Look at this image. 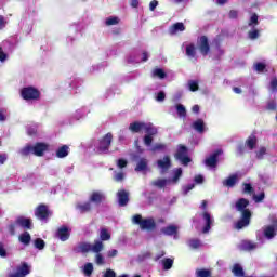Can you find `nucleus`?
<instances>
[{
  "mask_svg": "<svg viewBox=\"0 0 277 277\" xmlns=\"http://www.w3.org/2000/svg\"><path fill=\"white\" fill-rule=\"evenodd\" d=\"M248 205H250V201H248L246 198H240L236 201V210L241 213V219L235 225L237 230H241V228H246V226L250 225V217H252V212L246 209Z\"/></svg>",
  "mask_w": 277,
  "mask_h": 277,
  "instance_id": "f257e3e1",
  "label": "nucleus"
},
{
  "mask_svg": "<svg viewBox=\"0 0 277 277\" xmlns=\"http://www.w3.org/2000/svg\"><path fill=\"white\" fill-rule=\"evenodd\" d=\"M49 150V144L36 143L35 145L27 144L18 150L22 157H28V155H35L36 157H42L44 153Z\"/></svg>",
  "mask_w": 277,
  "mask_h": 277,
  "instance_id": "f03ea898",
  "label": "nucleus"
},
{
  "mask_svg": "<svg viewBox=\"0 0 277 277\" xmlns=\"http://www.w3.org/2000/svg\"><path fill=\"white\" fill-rule=\"evenodd\" d=\"M132 224L140 226L141 230H155V228H157V222H155V219H144L141 214L132 216Z\"/></svg>",
  "mask_w": 277,
  "mask_h": 277,
  "instance_id": "7ed1b4c3",
  "label": "nucleus"
},
{
  "mask_svg": "<svg viewBox=\"0 0 277 277\" xmlns=\"http://www.w3.org/2000/svg\"><path fill=\"white\" fill-rule=\"evenodd\" d=\"M172 175V179H158L154 181L151 185H154L155 187H159L160 189H163V187L170 185L171 183H173V185H176V183H179V179L183 176V169H173Z\"/></svg>",
  "mask_w": 277,
  "mask_h": 277,
  "instance_id": "20e7f679",
  "label": "nucleus"
},
{
  "mask_svg": "<svg viewBox=\"0 0 277 277\" xmlns=\"http://www.w3.org/2000/svg\"><path fill=\"white\" fill-rule=\"evenodd\" d=\"M103 248H105V245H103L101 240H95L93 245L90 242H81L76 248V252H93L94 254H98V252H103Z\"/></svg>",
  "mask_w": 277,
  "mask_h": 277,
  "instance_id": "39448f33",
  "label": "nucleus"
},
{
  "mask_svg": "<svg viewBox=\"0 0 277 277\" xmlns=\"http://www.w3.org/2000/svg\"><path fill=\"white\" fill-rule=\"evenodd\" d=\"M111 140H114V136L111 135V133H107L100 141L95 142L94 143L95 153H107L109 150V146H111Z\"/></svg>",
  "mask_w": 277,
  "mask_h": 277,
  "instance_id": "423d86ee",
  "label": "nucleus"
},
{
  "mask_svg": "<svg viewBox=\"0 0 277 277\" xmlns=\"http://www.w3.org/2000/svg\"><path fill=\"white\" fill-rule=\"evenodd\" d=\"M276 230H277L276 224L268 225V226L264 227L263 229L256 232V237H258L259 241H261V242H263L264 237H265V239H274V237H276Z\"/></svg>",
  "mask_w": 277,
  "mask_h": 277,
  "instance_id": "0eeeda50",
  "label": "nucleus"
},
{
  "mask_svg": "<svg viewBox=\"0 0 277 277\" xmlns=\"http://www.w3.org/2000/svg\"><path fill=\"white\" fill-rule=\"evenodd\" d=\"M21 96L24 101H38L40 91L34 87H26L21 90Z\"/></svg>",
  "mask_w": 277,
  "mask_h": 277,
  "instance_id": "6e6552de",
  "label": "nucleus"
},
{
  "mask_svg": "<svg viewBox=\"0 0 277 277\" xmlns=\"http://www.w3.org/2000/svg\"><path fill=\"white\" fill-rule=\"evenodd\" d=\"M149 57L150 55L148 54V52H143L141 57L140 52L134 51L130 53V55L127 57V62L128 64H140V62H148Z\"/></svg>",
  "mask_w": 277,
  "mask_h": 277,
  "instance_id": "1a4fd4ad",
  "label": "nucleus"
},
{
  "mask_svg": "<svg viewBox=\"0 0 277 277\" xmlns=\"http://www.w3.org/2000/svg\"><path fill=\"white\" fill-rule=\"evenodd\" d=\"M132 159L136 162L135 172H148V159L141 158L137 155H133Z\"/></svg>",
  "mask_w": 277,
  "mask_h": 277,
  "instance_id": "9d476101",
  "label": "nucleus"
},
{
  "mask_svg": "<svg viewBox=\"0 0 277 277\" xmlns=\"http://www.w3.org/2000/svg\"><path fill=\"white\" fill-rule=\"evenodd\" d=\"M175 159H177V161H181L183 166H187V163L192 161V159L187 157V147L180 145L175 154Z\"/></svg>",
  "mask_w": 277,
  "mask_h": 277,
  "instance_id": "9b49d317",
  "label": "nucleus"
},
{
  "mask_svg": "<svg viewBox=\"0 0 277 277\" xmlns=\"http://www.w3.org/2000/svg\"><path fill=\"white\" fill-rule=\"evenodd\" d=\"M36 217L40 220L41 222H47L49 220V216L51 215V211L49 210V207L44 205H40L36 211H35Z\"/></svg>",
  "mask_w": 277,
  "mask_h": 277,
  "instance_id": "f8f14e48",
  "label": "nucleus"
},
{
  "mask_svg": "<svg viewBox=\"0 0 277 277\" xmlns=\"http://www.w3.org/2000/svg\"><path fill=\"white\" fill-rule=\"evenodd\" d=\"M220 155H222V150L217 149L205 159V166H207V168H210V170H215V168H217V158L220 157Z\"/></svg>",
  "mask_w": 277,
  "mask_h": 277,
  "instance_id": "ddd939ff",
  "label": "nucleus"
},
{
  "mask_svg": "<svg viewBox=\"0 0 277 277\" xmlns=\"http://www.w3.org/2000/svg\"><path fill=\"white\" fill-rule=\"evenodd\" d=\"M201 217L205 222V226L201 230V233H203V235H207V233H209V230H211V227L213 226L215 220L213 219V216L211 215V213L205 211L202 214H201Z\"/></svg>",
  "mask_w": 277,
  "mask_h": 277,
  "instance_id": "4468645a",
  "label": "nucleus"
},
{
  "mask_svg": "<svg viewBox=\"0 0 277 277\" xmlns=\"http://www.w3.org/2000/svg\"><path fill=\"white\" fill-rule=\"evenodd\" d=\"M157 166L160 170V174H166L172 168V161L169 156H164L162 159L157 161Z\"/></svg>",
  "mask_w": 277,
  "mask_h": 277,
  "instance_id": "2eb2a0df",
  "label": "nucleus"
},
{
  "mask_svg": "<svg viewBox=\"0 0 277 277\" xmlns=\"http://www.w3.org/2000/svg\"><path fill=\"white\" fill-rule=\"evenodd\" d=\"M31 269L29 268V265L27 263H24L22 266L17 267V271L15 273H11L8 275V277H25L30 274Z\"/></svg>",
  "mask_w": 277,
  "mask_h": 277,
  "instance_id": "dca6fc26",
  "label": "nucleus"
},
{
  "mask_svg": "<svg viewBox=\"0 0 277 277\" xmlns=\"http://www.w3.org/2000/svg\"><path fill=\"white\" fill-rule=\"evenodd\" d=\"M198 49H199L201 55H209V51H210L209 39H207L206 36H202L199 38Z\"/></svg>",
  "mask_w": 277,
  "mask_h": 277,
  "instance_id": "f3484780",
  "label": "nucleus"
},
{
  "mask_svg": "<svg viewBox=\"0 0 277 277\" xmlns=\"http://www.w3.org/2000/svg\"><path fill=\"white\" fill-rule=\"evenodd\" d=\"M161 233L163 235H167L168 237H172L173 239H179V226L177 225H168L167 227H163L161 229Z\"/></svg>",
  "mask_w": 277,
  "mask_h": 277,
  "instance_id": "a211bd4d",
  "label": "nucleus"
},
{
  "mask_svg": "<svg viewBox=\"0 0 277 277\" xmlns=\"http://www.w3.org/2000/svg\"><path fill=\"white\" fill-rule=\"evenodd\" d=\"M240 180H241V173H235V174H232L228 179H226L223 182V185L225 187H235V185H237V183H239Z\"/></svg>",
  "mask_w": 277,
  "mask_h": 277,
  "instance_id": "6ab92c4d",
  "label": "nucleus"
},
{
  "mask_svg": "<svg viewBox=\"0 0 277 277\" xmlns=\"http://www.w3.org/2000/svg\"><path fill=\"white\" fill-rule=\"evenodd\" d=\"M117 200L119 207H127L129 205V193L124 189H121L117 193Z\"/></svg>",
  "mask_w": 277,
  "mask_h": 277,
  "instance_id": "aec40b11",
  "label": "nucleus"
},
{
  "mask_svg": "<svg viewBox=\"0 0 277 277\" xmlns=\"http://www.w3.org/2000/svg\"><path fill=\"white\" fill-rule=\"evenodd\" d=\"M56 237L61 241H68V239H70V228L66 226L58 228L56 232Z\"/></svg>",
  "mask_w": 277,
  "mask_h": 277,
  "instance_id": "412c9836",
  "label": "nucleus"
},
{
  "mask_svg": "<svg viewBox=\"0 0 277 277\" xmlns=\"http://www.w3.org/2000/svg\"><path fill=\"white\" fill-rule=\"evenodd\" d=\"M90 202H94L95 205H101L103 200H105V193L101 190L93 192L89 197Z\"/></svg>",
  "mask_w": 277,
  "mask_h": 277,
  "instance_id": "4be33fe9",
  "label": "nucleus"
},
{
  "mask_svg": "<svg viewBox=\"0 0 277 277\" xmlns=\"http://www.w3.org/2000/svg\"><path fill=\"white\" fill-rule=\"evenodd\" d=\"M185 29V24L183 23H175L169 28L170 36H176V34H181Z\"/></svg>",
  "mask_w": 277,
  "mask_h": 277,
  "instance_id": "5701e85b",
  "label": "nucleus"
},
{
  "mask_svg": "<svg viewBox=\"0 0 277 277\" xmlns=\"http://www.w3.org/2000/svg\"><path fill=\"white\" fill-rule=\"evenodd\" d=\"M192 127L197 133H205L207 131V127L205 126V121L202 119H197L192 123Z\"/></svg>",
  "mask_w": 277,
  "mask_h": 277,
  "instance_id": "b1692460",
  "label": "nucleus"
},
{
  "mask_svg": "<svg viewBox=\"0 0 277 277\" xmlns=\"http://www.w3.org/2000/svg\"><path fill=\"white\" fill-rule=\"evenodd\" d=\"M69 154H70V147H68V145H63L56 150V157L58 159H64L68 157Z\"/></svg>",
  "mask_w": 277,
  "mask_h": 277,
  "instance_id": "393cba45",
  "label": "nucleus"
},
{
  "mask_svg": "<svg viewBox=\"0 0 277 277\" xmlns=\"http://www.w3.org/2000/svg\"><path fill=\"white\" fill-rule=\"evenodd\" d=\"M256 144H259V140L255 135L249 136L246 141V146L249 150H254V148H256Z\"/></svg>",
  "mask_w": 277,
  "mask_h": 277,
  "instance_id": "a878e982",
  "label": "nucleus"
},
{
  "mask_svg": "<svg viewBox=\"0 0 277 277\" xmlns=\"http://www.w3.org/2000/svg\"><path fill=\"white\" fill-rule=\"evenodd\" d=\"M81 83L82 81L79 78H74V80L68 82V88H70V90H74L71 94H77V90L81 85Z\"/></svg>",
  "mask_w": 277,
  "mask_h": 277,
  "instance_id": "bb28decb",
  "label": "nucleus"
},
{
  "mask_svg": "<svg viewBox=\"0 0 277 277\" xmlns=\"http://www.w3.org/2000/svg\"><path fill=\"white\" fill-rule=\"evenodd\" d=\"M145 126V122H133L130 123L129 129L132 131V133H140Z\"/></svg>",
  "mask_w": 277,
  "mask_h": 277,
  "instance_id": "cd10ccee",
  "label": "nucleus"
},
{
  "mask_svg": "<svg viewBox=\"0 0 277 277\" xmlns=\"http://www.w3.org/2000/svg\"><path fill=\"white\" fill-rule=\"evenodd\" d=\"M186 55L189 60H196V45L194 43L186 45Z\"/></svg>",
  "mask_w": 277,
  "mask_h": 277,
  "instance_id": "c85d7f7f",
  "label": "nucleus"
},
{
  "mask_svg": "<svg viewBox=\"0 0 277 277\" xmlns=\"http://www.w3.org/2000/svg\"><path fill=\"white\" fill-rule=\"evenodd\" d=\"M265 155H267V147L265 146H260L255 150V159H259L260 161L265 159Z\"/></svg>",
  "mask_w": 277,
  "mask_h": 277,
  "instance_id": "c756f323",
  "label": "nucleus"
},
{
  "mask_svg": "<svg viewBox=\"0 0 277 277\" xmlns=\"http://www.w3.org/2000/svg\"><path fill=\"white\" fill-rule=\"evenodd\" d=\"M77 209L80 213H88L92 209V202L88 201L84 203H78Z\"/></svg>",
  "mask_w": 277,
  "mask_h": 277,
  "instance_id": "7c9ffc66",
  "label": "nucleus"
},
{
  "mask_svg": "<svg viewBox=\"0 0 277 277\" xmlns=\"http://www.w3.org/2000/svg\"><path fill=\"white\" fill-rule=\"evenodd\" d=\"M100 241H109L111 239V234H109V230L105 227H102L100 229Z\"/></svg>",
  "mask_w": 277,
  "mask_h": 277,
  "instance_id": "2f4dec72",
  "label": "nucleus"
},
{
  "mask_svg": "<svg viewBox=\"0 0 277 277\" xmlns=\"http://www.w3.org/2000/svg\"><path fill=\"white\" fill-rule=\"evenodd\" d=\"M19 241L24 246H29L31 243V235L28 232L23 233L19 235Z\"/></svg>",
  "mask_w": 277,
  "mask_h": 277,
  "instance_id": "473e14b6",
  "label": "nucleus"
},
{
  "mask_svg": "<svg viewBox=\"0 0 277 277\" xmlns=\"http://www.w3.org/2000/svg\"><path fill=\"white\" fill-rule=\"evenodd\" d=\"M241 250H256V243L252 241L245 240L240 245Z\"/></svg>",
  "mask_w": 277,
  "mask_h": 277,
  "instance_id": "72a5a7b5",
  "label": "nucleus"
},
{
  "mask_svg": "<svg viewBox=\"0 0 277 277\" xmlns=\"http://www.w3.org/2000/svg\"><path fill=\"white\" fill-rule=\"evenodd\" d=\"M17 224L22 226L23 228L30 229L31 228V220L25 219V217H19L17 219Z\"/></svg>",
  "mask_w": 277,
  "mask_h": 277,
  "instance_id": "f704fd0d",
  "label": "nucleus"
},
{
  "mask_svg": "<svg viewBox=\"0 0 277 277\" xmlns=\"http://www.w3.org/2000/svg\"><path fill=\"white\" fill-rule=\"evenodd\" d=\"M144 131L145 133H147V135H150L151 137L153 135H157V128H155L153 123H145Z\"/></svg>",
  "mask_w": 277,
  "mask_h": 277,
  "instance_id": "c9c22d12",
  "label": "nucleus"
},
{
  "mask_svg": "<svg viewBox=\"0 0 277 277\" xmlns=\"http://www.w3.org/2000/svg\"><path fill=\"white\" fill-rule=\"evenodd\" d=\"M163 269H172V265H174V260L170 258H166L161 261Z\"/></svg>",
  "mask_w": 277,
  "mask_h": 277,
  "instance_id": "e433bc0d",
  "label": "nucleus"
},
{
  "mask_svg": "<svg viewBox=\"0 0 277 277\" xmlns=\"http://www.w3.org/2000/svg\"><path fill=\"white\" fill-rule=\"evenodd\" d=\"M175 109L180 118H185L187 116V109L183 106V104H177Z\"/></svg>",
  "mask_w": 277,
  "mask_h": 277,
  "instance_id": "4c0bfd02",
  "label": "nucleus"
},
{
  "mask_svg": "<svg viewBox=\"0 0 277 277\" xmlns=\"http://www.w3.org/2000/svg\"><path fill=\"white\" fill-rule=\"evenodd\" d=\"M119 23H120V18L116 16L107 17L105 21V25H107V27H111V25H118Z\"/></svg>",
  "mask_w": 277,
  "mask_h": 277,
  "instance_id": "58836bf2",
  "label": "nucleus"
},
{
  "mask_svg": "<svg viewBox=\"0 0 277 277\" xmlns=\"http://www.w3.org/2000/svg\"><path fill=\"white\" fill-rule=\"evenodd\" d=\"M34 246L37 250H44V246H47V243L42 238H37L34 240Z\"/></svg>",
  "mask_w": 277,
  "mask_h": 277,
  "instance_id": "ea45409f",
  "label": "nucleus"
},
{
  "mask_svg": "<svg viewBox=\"0 0 277 277\" xmlns=\"http://www.w3.org/2000/svg\"><path fill=\"white\" fill-rule=\"evenodd\" d=\"M153 77H157L158 79H166V71L161 68H156L153 70Z\"/></svg>",
  "mask_w": 277,
  "mask_h": 277,
  "instance_id": "a19ab883",
  "label": "nucleus"
},
{
  "mask_svg": "<svg viewBox=\"0 0 277 277\" xmlns=\"http://www.w3.org/2000/svg\"><path fill=\"white\" fill-rule=\"evenodd\" d=\"M232 272L234 276H243V267H241L239 264H235Z\"/></svg>",
  "mask_w": 277,
  "mask_h": 277,
  "instance_id": "79ce46f5",
  "label": "nucleus"
},
{
  "mask_svg": "<svg viewBox=\"0 0 277 277\" xmlns=\"http://www.w3.org/2000/svg\"><path fill=\"white\" fill-rule=\"evenodd\" d=\"M83 272L85 276H92V273L94 272V265H92V263H87L83 267Z\"/></svg>",
  "mask_w": 277,
  "mask_h": 277,
  "instance_id": "37998d69",
  "label": "nucleus"
},
{
  "mask_svg": "<svg viewBox=\"0 0 277 277\" xmlns=\"http://www.w3.org/2000/svg\"><path fill=\"white\" fill-rule=\"evenodd\" d=\"M188 246L190 248H193L194 250H196V249L200 248V246H202V242L199 239H190L188 241Z\"/></svg>",
  "mask_w": 277,
  "mask_h": 277,
  "instance_id": "c03bdc74",
  "label": "nucleus"
},
{
  "mask_svg": "<svg viewBox=\"0 0 277 277\" xmlns=\"http://www.w3.org/2000/svg\"><path fill=\"white\" fill-rule=\"evenodd\" d=\"M197 277H211V271L209 269H198L196 271Z\"/></svg>",
  "mask_w": 277,
  "mask_h": 277,
  "instance_id": "a18cd8bd",
  "label": "nucleus"
},
{
  "mask_svg": "<svg viewBox=\"0 0 277 277\" xmlns=\"http://www.w3.org/2000/svg\"><path fill=\"white\" fill-rule=\"evenodd\" d=\"M151 153H157V150H166V144L157 143L149 148Z\"/></svg>",
  "mask_w": 277,
  "mask_h": 277,
  "instance_id": "49530a36",
  "label": "nucleus"
},
{
  "mask_svg": "<svg viewBox=\"0 0 277 277\" xmlns=\"http://www.w3.org/2000/svg\"><path fill=\"white\" fill-rule=\"evenodd\" d=\"M89 114L88 108H81L76 111V118L79 120L80 118H84V116Z\"/></svg>",
  "mask_w": 277,
  "mask_h": 277,
  "instance_id": "de8ad7c7",
  "label": "nucleus"
},
{
  "mask_svg": "<svg viewBox=\"0 0 277 277\" xmlns=\"http://www.w3.org/2000/svg\"><path fill=\"white\" fill-rule=\"evenodd\" d=\"M188 88H189L190 92H197L198 81H196V80L188 81Z\"/></svg>",
  "mask_w": 277,
  "mask_h": 277,
  "instance_id": "09e8293b",
  "label": "nucleus"
},
{
  "mask_svg": "<svg viewBox=\"0 0 277 277\" xmlns=\"http://www.w3.org/2000/svg\"><path fill=\"white\" fill-rule=\"evenodd\" d=\"M95 262L97 265H105V258L101 254V252L96 253Z\"/></svg>",
  "mask_w": 277,
  "mask_h": 277,
  "instance_id": "8fccbe9b",
  "label": "nucleus"
},
{
  "mask_svg": "<svg viewBox=\"0 0 277 277\" xmlns=\"http://www.w3.org/2000/svg\"><path fill=\"white\" fill-rule=\"evenodd\" d=\"M156 101L158 103H163V101H166V92L160 91L156 94Z\"/></svg>",
  "mask_w": 277,
  "mask_h": 277,
  "instance_id": "3c124183",
  "label": "nucleus"
},
{
  "mask_svg": "<svg viewBox=\"0 0 277 277\" xmlns=\"http://www.w3.org/2000/svg\"><path fill=\"white\" fill-rule=\"evenodd\" d=\"M195 185L192 183V184H188V185H185L182 187L183 189V195L184 196H187V194H189V192H192V189H194Z\"/></svg>",
  "mask_w": 277,
  "mask_h": 277,
  "instance_id": "603ef678",
  "label": "nucleus"
},
{
  "mask_svg": "<svg viewBox=\"0 0 277 277\" xmlns=\"http://www.w3.org/2000/svg\"><path fill=\"white\" fill-rule=\"evenodd\" d=\"M271 92H277V79L273 78L269 84Z\"/></svg>",
  "mask_w": 277,
  "mask_h": 277,
  "instance_id": "864d4df0",
  "label": "nucleus"
},
{
  "mask_svg": "<svg viewBox=\"0 0 277 277\" xmlns=\"http://www.w3.org/2000/svg\"><path fill=\"white\" fill-rule=\"evenodd\" d=\"M114 179L117 182L124 181V173L123 172H115Z\"/></svg>",
  "mask_w": 277,
  "mask_h": 277,
  "instance_id": "5fc2aeb1",
  "label": "nucleus"
},
{
  "mask_svg": "<svg viewBox=\"0 0 277 277\" xmlns=\"http://www.w3.org/2000/svg\"><path fill=\"white\" fill-rule=\"evenodd\" d=\"M0 256L2 259H5V256H8V251L5 250V245H3V242H0Z\"/></svg>",
  "mask_w": 277,
  "mask_h": 277,
  "instance_id": "6e6d98bb",
  "label": "nucleus"
},
{
  "mask_svg": "<svg viewBox=\"0 0 277 277\" xmlns=\"http://www.w3.org/2000/svg\"><path fill=\"white\" fill-rule=\"evenodd\" d=\"M144 144H145V146L150 147V145L153 144V136L146 134L144 136Z\"/></svg>",
  "mask_w": 277,
  "mask_h": 277,
  "instance_id": "4d7b16f0",
  "label": "nucleus"
},
{
  "mask_svg": "<svg viewBox=\"0 0 277 277\" xmlns=\"http://www.w3.org/2000/svg\"><path fill=\"white\" fill-rule=\"evenodd\" d=\"M249 38H250V40H256V38H259V31L256 29L250 30Z\"/></svg>",
  "mask_w": 277,
  "mask_h": 277,
  "instance_id": "13d9d810",
  "label": "nucleus"
},
{
  "mask_svg": "<svg viewBox=\"0 0 277 277\" xmlns=\"http://www.w3.org/2000/svg\"><path fill=\"white\" fill-rule=\"evenodd\" d=\"M265 199V193H260L259 195H254L253 196V200L255 202H262V200Z\"/></svg>",
  "mask_w": 277,
  "mask_h": 277,
  "instance_id": "bf43d9fd",
  "label": "nucleus"
},
{
  "mask_svg": "<svg viewBox=\"0 0 277 277\" xmlns=\"http://www.w3.org/2000/svg\"><path fill=\"white\" fill-rule=\"evenodd\" d=\"M254 70H256V72H263V70H265V64L263 63H256L254 65Z\"/></svg>",
  "mask_w": 277,
  "mask_h": 277,
  "instance_id": "052dcab7",
  "label": "nucleus"
},
{
  "mask_svg": "<svg viewBox=\"0 0 277 277\" xmlns=\"http://www.w3.org/2000/svg\"><path fill=\"white\" fill-rule=\"evenodd\" d=\"M252 25H259V16L256 14H253L250 18L249 26L252 27Z\"/></svg>",
  "mask_w": 277,
  "mask_h": 277,
  "instance_id": "680f3d73",
  "label": "nucleus"
},
{
  "mask_svg": "<svg viewBox=\"0 0 277 277\" xmlns=\"http://www.w3.org/2000/svg\"><path fill=\"white\" fill-rule=\"evenodd\" d=\"M214 42L216 44L214 53H216L217 57H222V55H224V50L220 48V45L217 44V40H214Z\"/></svg>",
  "mask_w": 277,
  "mask_h": 277,
  "instance_id": "e2e57ef3",
  "label": "nucleus"
},
{
  "mask_svg": "<svg viewBox=\"0 0 277 277\" xmlns=\"http://www.w3.org/2000/svg\"><path fill=\"white\" fill-rule=\"evenodd\" d=\"M107 256H108V259H114V258L118 256V250H116V249L109 250L107 252Z\"/></svg>",
  "mask_w": 277,
  "mask_h": 277,
  "instance_id": "0e129e2a",
  "label": "nucleus"
},
{
  "mask_svg": "<svg viewBox=\"0 0 277 277\" xmlns=\"http://www.w3.org/2000/svg\"><path fill=\"white\" fill-rule=\"evenodd\" d=\"M104 277H116V272H114L111 268H108L106 269Z\"/></svg>",
  "mask_w": 277,
  "mask_h": 277,
  "instance_id": "69168bd1",
  "label": "nucleus"
},
{
  "mask_svg": "<svg viewBox=\"0 0 277 277\" xmlns=\"http://www.w3.org/2000/svg\"><path fill=\"white\" fill-rule=\"evenodd\" d=\"M266 107L271 111H274V109H276V101H269Z\"/></svg>",
  "mask_w": 277,
  "mask_h": 277,
  "instance_id": "338daca9",
  "label": "nucleus"
},
{
  "mask_svg": "<svg viewBox=\"0 0 277 277\" xmlns=\"http://www.w3.org/2000/svg\"><path fill=\"white\" fill-rule=\"evenodd\" d=\"M127 160H124V159H119L118 161H117V166H118V168H127Z\"/></svg>",
  "mask_w": 277,
  "mask_h": 277,
  "instance_id": "774afa93",
  "label": "nucleus"
}]
</instances>
